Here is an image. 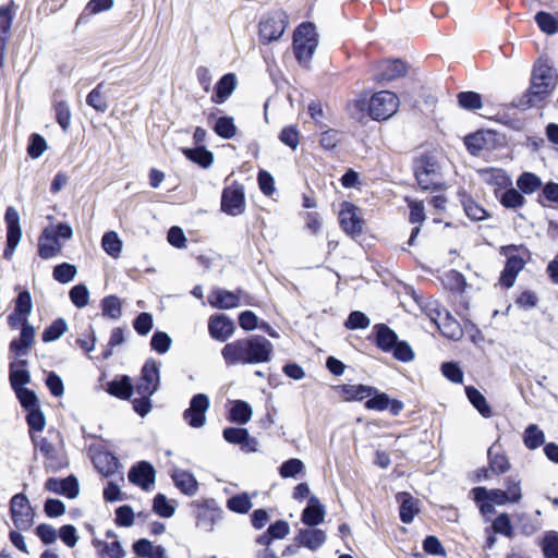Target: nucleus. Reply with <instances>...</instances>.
Wrapping results in <instances>:
<instances>
[{
	"label": "nucleus",
	"instance_id": "nucleus-57",
	"mask_svg": "<svg viewBox=\"0 0 558 558\" xmlns=\"http://www.w3.org/2000/svg\"><path fill=\"white\" fill-rule=\"evenodd\" d=\"M498 197L506 208H518L524 204V197L514 189H508Z\"/></svg>",
	"mask_w": 558,
	"mask_h": 558
},
{
	"label": "nucleus",
	"instance_id": "nucleus-39",
	"mask_svg": "<svg viewBox=\"0 0 558 558\" xmlns=\"http://www.w3.org/2000/svg\"><path fill=\"white\" fill-rule=\"evenodd\" d=\"M13 392L15 393L16 399L24 413L41 407L40 400L34 389L24 387L14 390Z\"/></svg>",
	"mask_w": 558,
	"mask_h": 558
},
{
	"label": "nucleus",
	"instance_id": "nucleus-40",
	"mask_svg": "<svg viewBox=\"0 0 558 558\" xmlns=\"http://www.w3.org/2000/svg\"><path fill=\"white\" fill-rule=\"evenodd\" d=\"M108 392L120 399H130L133 392V384L129 376L124 375L108 384Z\"/></svg>",
	"mask_w": 558,
	"mask_h": 558
},
{
	"label": "nucleus",
	"instance_id": "nucleus-15",
	"mask_svg": "<svg viewBox=\"0 0 558 558\" xmlns=\"http://www.w3.org/2000/svg\"><path fill=\"white\" fill-rule=\"evenodd\" d=\"M415 178L422 190L434 189L438 184V166L430 158H422L415 167Z\"/></svg>",
	"mask_w": 558,
	"mask_h": 558
},
{
	"label": "nucleus",
	"instance_id": "nucleus-59",
	"mask_svg": "<svg viewBox=\"0 0 558 558\" xmlns=\"http://www.w3.org/2000/svg\"><path fill=\"white\" fill-rule=\"evenodd\" d=\"M489 466L495 473H505L509 470L510 463L506 456L501 453H495L494 448L488 449Z\"/></svg>",
	"mask_w": 558,
	"mask_h": 558
},
{
	"label": "nucleus",
	"instance_id": "nucleus-22",
	"mask_svg": "<svg viewBox=\"0 0 558 558\" xmlns=\"http://www.w3.org/2000/svg\"><path fill=\"white\" fill-rule=\"evenodd\" d=\"M208 330L213 338L226 341L234 332V325L225 315L211 316L208 323Z\"/></svg>",
	"mask_w": 558,
	"mask_h": 558
},
{
	"label": "nucleus",
	"instance_id": "nucleus-64",
	"mask_svg": "<svg viewBox=\"0 0 558 558\" xmlns=\"http://www.w3.org/2000/svg\"><path fill=\"white\" fill-rule=\"evenodd\" d=\"M171 343V338L163 331H156L150 341L151 348L160 354L166 353L170 349Z\"/></svg>",
	"mask_w": 558,
	"mask_h": 558
},
{
	"label": "nucleus",
	"instance_id": "nucleus-45",
	"mask_svg": "<svg viewBox=\"0 0 558 558\" xmlns=\"http://www.w3.org/2000/svg\"><path fill=\"white\" fill-rule=\"evenodd\" d=\"M213 129L218 136L227 140L234 137L236 134V126L234 124L233 118L231 117L217 118Z\"/></svg>",
	"mask_w": 558,
	"mask_h": 558
},
{
	"label": "nucleus",
	"instance_id": "nucleus-20",
	"mask_svg": "<svg viewBox=\"0 0 558 558\" xmlns=\"http://www.w3.org/2000/svg\"><path fill=\"white\" fill-rule=\"evenodd\" d=\"M19 4L15 0H8L0 5V38L11 39L12 26L16 16Z\"/></svg>",
	"mask_w": 558,
	"mask_h": 558
},
{
	"label": "nucleus",
	"instance_id": "nucleus-25",
	"mask_svg": "<svg viewBox=\"0 0 558 558\" xmlns=\"http://www.w3.org/2000/svg\"><path fill=\"white\" fill-rule=\"evenodd\" d=\"M338 389L345 401H362L376 392L375 387L366 385H342Z\"/></svg>",
	"mask_w": 558,
	"mask_h": 558
},
{
	"label": "nucleus",
	"instance_id": "nucleus-1",
	"mask_svg": "<svg viewBox=\"0 0 558 558\" xmlns=\"http://www.w3.org/2000/svg\"><path fill=\"white\" fill-rule=\"evenodd\" d=\"M274 345L264 336L255 335L227 343L221 355L228 366L260 364L271 360Z\"/></svg>",
	"mask_w": 558,
	"mask_h": 558
},
{
	"label": "nucleus",
	"instance_id": "nucleus-7",
	"mask_svg": "<svg viewBox=\"0 0 558 558\" xmlns=\"http://www.w3.org/2000/svg\"><path fill=\"white\" fill-rule=\"evenodd\" d=\"M9 506L10 518L16 527L28 530L34 524L36 511L25 493L14 494L10 499Z\"/></svg>",
	"mask_w": 558,
	"mask_h": 558
},
{
	"label": "nucleus",
	"instance_id": "nucleus-27",
	"mask_svg": "<svg viewBox=\"0 0 558 558\" xmlns=\"http://www.w3.org/2000/svg\"><path fill=\"white\" fill-rule=\"evenodd\" d=\"M400 504V519L403 523H410L418 512L417 500L409 493L402 492L397 496Z\"/></svg>",
	"mask_w": 558,
	"mask_h": 558
},
{
	"label": "nucleus",
	"instance_id": "nucleus-12",
	"mask_svg": "<svg viewBox=\"0 0 558 558\" xmlns=\"http://www.w3.org/2000/svg\"><path fill=\"white\" fill-rule=\"evenodd\" d=\"M89 452L94 466L100 474L109 477L118 472L120 468L119 460L114 454L108 451L105 446L93 445L89 448Z\"/></svg>",
	"mask_w": 558,
	"mask_h": 558
},
{
	"label": "nucleus",
	"instance_id": "nucleus-52",
	"mask_svg": "<svg viewBox=\"0 0 558 558\" xmlns=\"http://www.w3.org/2000/svg\"><path fill=\"white\" fill-rule=\"evenodd\" d=\"M101 306L104 315L112 319H119L122 315V302L116 295L105 298Z\"/></svg>",
	"mask_w": 558,
	"mask_h": 558
},
{
	"label": "nucleus",
	"instance_id": "nucleus-36",
	"mask_svg": "<svg viewBox=\"0 0 558 558\" xmlns=\"http://www.w3.org/2000/svg\"><path fill=\"white\" fill-rule=\"evenodd\" d=\"M44 489L70 499V474L66 476H50L45 481Z\"/></svg>",
	"mask_w": 558,
	"mask_h": 558
},
{
	"label": "nucleus",
	"instance_id": "nucleus-41",
	"mask_svg": "<svg viewBox=\"0 0 558 558\" xmlns=\"http://www.w3.org/2000/svg\"><path fill=\"white\" fill-rule=\"evenodd\" d=\"M253 411L251 405L242 400L232 403L229 411V420L240 425L246 424L252 417Z\"/></svg>",
	"mask_w": 558,
	"mask_h": 558
},
{
	"label": "nucleus",
	"instance_id": "nucleus-6",
	"mask_svg": "<svg viewBox=\"0 0 558 558\" xmlns=\"http://www.w3.org/2000/svg\"><path fill=\"white\" fill-rule=\"evenodd\" d=\"M3 219L5 225V242L2 256L4 259L11 260L23 235L21 216L13 205H9L5 208Z\"/></svg>",
	"mask_w": 558,
	"mask_h": 558
},
{
	"label": "nucleus",
	"instance_id": "nucleus-54",
	"mask_svg": "<svg viewBox=\"0 0 558 558\" xmlns=\"http://www.w3.org/2000/svg\"><path fill=\"white\" fill-rule=\"evenodd\" d=\"M227 507L233 512L246 513L251 510L253 504L247 494H240L228 499Z\"/></svg>",
	"mask_w": 558,
	"mask_h": 558
},
{
	"label": "nucleus",
	"instance_id": "nucleus-11",
	"mask_svg": "<svg viewBox=\"0 0 558 558\" xmlns=\"http://www.w3.org/2000/svg\"><path fill=\"white\" fill-rule=\"evenodd\" d=\"M221 210L229 216H240L245 210V195L243 186L233 183L222 191Z\"/></svg>",
	"mask_w": 558,
	"mask_h": 558
},
{
	"label": "nucleus",
	"instance_id": "nucleus-31",
	"mask_svg": "<svg viewBox=\"0 0 558 558\" xmlns=\"http://www.w3.org/2000/svg\"><path fill=\"white\" fill-rule=\"evenodd\" d=\"M296 539L301 545L315 550L326 542V533L319 529L301 530Z\"/></svg>",
	"mask_w": 558,
	"mask_h": 558
},
{
	"label": "nucleus",
	"instance_id": "nucleus-47",
	"mask_svg": "<svg viewBox=\"0 0 558 558\" xmlns=\"http://www.w3.org/2000/svg\"><path fill=\"white\" fill-rule=\"evenodd\" d=\"M43 511L47 518L58 519L66 512V505L57 497H46Z\"/></svg>",
	"mask_w": 558,
	"mask_h": 558
},
{
	"label": "nucleus",
	"instance_id": "nucleus-56",
	"mask_svg": "<svg viewBox=\"0 0 558 558\" xmlns=\"http://www.w3.org/2000/svg\"><path fill=\"white\" fill-rule=\"evenodd\" d=\"M541 184L539 178L530 172L523 173L517 181L518 187L526 194L535 192Z\"/></svg>",
	"mask_w": 558,
	"mask_h": 558
},
{
	"label": "nucleus",
	"instance_id": "nucleus-32",
	"mask_svg": "<svg viewBox=\"0 0 558 558\" xmlns=\"http://www.w3.org/2000/svg\"><path fill=\"white\" fill-rule=\"evenodd\" d=\"M175 486L185 495L193 496L198 489V483L194 475L184 471L175 470L172 474Z\"/></svg>",
	"mask_w": 558,
	"mask_h": 558
},
{
	"label": "nucleus",
	"instance_id": "nucleus-60",
	"mask_svg": "<svg viewBox=\"0 0 558 558\" xmlns=\"http://www.w3.org/2000/svg\"><path fill=\"white\" fill-rule=\"evenodd\" d=\"M102 84H99L87 96V104L97 111L105 112L108 109V102L105 95L101 93Z\"/></svg>",
	"mask_w": 558,
	"mask_h": 558
},
{
	"label": "nucleus",
	"instance_id": "nucleus-49",
	"mask_svg": "<svg viewBox=\"0 0 558 558\" xmlns=\"http://www.w3.org/2000/svg\"><path fill=\"white\" fill-rule=\"evenodd\" d=\"M523 440L529 449H536L545 442V436L537 425L532 424L526 427Z\"/></svg>",
	"mask_w": 558,
	"mask_h": 558
},
{
	"label": "nucleus",
	"instance_id": "nucleus-5",
	"mask_svg": "<svg viewBox=\"0 0 558 558\" xmlns=\"http://www.w3.org/2000/svg\"><path fill=\"white\" fill-rule=\"evenodd\" d=\"M318 46V35L312 23L301 24L294 32L293 50L300 63L306 64Z\"/></svg>",
	"mask_w": 558,
	"mask_h": 558
},
{
	"label": "nucleus",
	"instance_id": "nucleus-13",
	"mask_svg": "<svg viewBox=\"0 0 558 558\" xmlns=\"http://www.w3.org/2000/svg\"><path fill=\"white\" fill-rule=\"evenodd\" d=\"M209 398L204 393L195 395L190 407L183 412V420L193 428H201L206 424V412L209 409Z\"/></svg>",
	"mask_w": 558,
	"mask_h": 558
},
{
	"label": "nucleus",
	"instance_id": "nucleus-46",
	"mask_svg": "<svg viewBox=\"0 0 558 558\" xmlns=\"http://www.w3.org/2000/svg\"><path fill=\"white\" fill-rule=\"evenodd\" d=\"M35 534L40 539L41 544L46 547L54 544L59 537L58 530L46 522L38 523L35 527Z\"/></svg>",
	"mask_w": 558,
	"mask_h": 558
},
{
	"label": "nucleus",
	"instance_id": "nucleus-9",
	"mask_svg": "<svg viewBox=\"0 0 558 558\" xmlns=\"http://www.w3.org/2000/svg\"><path fill=\"white\" fill-rule=\"evenodd\" d=\"M288 16L282 10H274L265 14L259 22V39L263 44L278 40L288 24Z\"/></svg>",
	"mask_w": 558,
	"mask_h": 558
},
{
	"label": "nucleus",
	"instance_id": "nucleus-34",
	"mask_svg": "<svg viewBox=\"0 0 558 558\" xmlns=\"http://www.w3.org/2000/svg\"><path fill=\"white\" fill-rule=\"evenodd\" d=\"M472 495L475 501L489 500L496 506H504L509 504L508 497L502 489H487L485 487H475L472 489Z\"/></svg>",
	"mask_w": 558,
	"mask_h": 558
},
{
	"label": "nucleus",
	"instance_id": "nucleus-29",
	"mask_svg": "<svg viewBox=\"0 0 558 558\" xmlns=\"http://www.w3.org/2000/svg\"><path fill=\"white\" fill-rule=\"evenodd\" d=\"M208 302L214 307L228 310L239 305V296L233 292L216 289L209 293Z\"/></svg>",
	"mask_w": 558,
	"mask_h": 558
},
{
	"label": "nucleus",
	"instance_id": "nucleus-53",
	"mask_svg": "<svg viewBox=\"0 0 558 558\" xmlns=\"http://www.w3.org/2000/svg\"><path fill=\"white\" fill-rule=\"evenodd\" d=\"M223 438L230 444L247 446L250 442V435L245 428L228 427L223 430Z\"/></svg>",
	"mask_w": 558,
	"mask_h": 558
},
{
	"label": "nucleus",
	"instance_id": "nucleus-23",
	"mask_svg": "<svg viewBox=\"0 0 558 558\" xmlns=\"http://www.w3.org/2000/svg\"><path fill=\"white\" fill-rule=\"evenodd\" d=\"M129 480L131 483L141 486L143 489H148L155 482V470L149 463L141 462L130 470Z\"/></svg>",
	"mask_w": 558,
	"mask_h": 558
},
{
	"label": "nucleus",
	"instance_id": "nucleus-61",
	"mask_svg": "<svg viewBox=\"0 0 558 558\" xmlns=\"http://www.w3.org/2000/svg\"><path fill=\"white\" fill-rule=\"evenodd\" d=\"M543 553L546 558H558V533H546L543 539Z\"/></svg>",
	"mask_w": 558,
	"mask_h": 558
},
{
	"label": "nucleus",
	"instance_id": "nucleus-17",
	"mask_svg": "<svg viewBox=\"0 0 558 558\" xmlns=\"http://www.w3.org/2000/svg\"><path fill=\"white\" fill-rule=\"evenodd\" d=\"M507 256V264L500 277V283L506 288H511L515 277L524 268L525 262L522 257L513 255L514 246H506L502 248Z\"/></svg>",
	"mask_w": 558,
	"mask_h": 558
},
{
	"label": "nucleus",
	"instance_id": "nucleus-63",
	"mask_svg": "<svg viewBox=\"0 0 558 558\" xmlns=\"http://www.w3.org/2000/svg\"><path fill=\"white\" fill-rule=\"evenodd\" d=\"M510 504H517L522 498L521 482L514 477L506 480V490H504Z\"/></svg>",
	"mask_w": 558,
	"mask_h": 558
},
{
	"label": "nucleus",
	"instance_id": "nucleus-10",
	"mask_svg": "<svg viewBox=\"0 0 558 558\" xmlns=\"http://www.w3.org/2000/svg\"><path fill=\"white\" fill-rule=\"evenodd\" d=\"M19 330L20 333L9 342L8 355L10 361L25 360L24 356L31 353L35 344L36 329L31 323L22 326Z\"/></svg>",
	"mask_w": 558,
	"mask_h": 558
},
{
	"label": "nucleus",
	"instance_id": "nucleus-62",
	"mask_svg": "<svg viewBox=\"0 0 558 558\" xmlns=\"http://www.w3.org/2000/svg\"><path fill=\"white\" fill-rule=\"evenodd\" d=\"M367 399L368 400L365 402V407L368 410L384 411L388 409L390 403V398L388 397V395L384 392H378L377 389L376 392L373 393V396Z\"/></svg>",
	"mask_w": 558,
	"mask_h": 558
},
{
	"label": "nucleus",
	"instance_id": "nucleus-8",
	"mask_svg": "<svg viewBox=\"0 0 558 558\" xmlns=\"http://www.w3.org/2000/svg\"><path fill=\"white\" fill-rule=\"evenodd\" d=\"M398 96L390 90L375 93L368 101V113L374 120H387L399 109Z\"/></svg>",
	"mask_w": 558,
	"mask_h": 558
},
{
	"label": "nucleus",
	"instance_id": "nucleus-2",
	"mask_svg": "<svg viewBox=\"0 0 558 558\" xmlns=\"http://www.w3.org/2000/svg\"><path fill=\"white\" fill-rule=\"evenodd\" d=\"M48 219L50 223L40 232L37 244L38 256L46 260L58 256L64 242L70 240V222L68 220L54 223L52 216H48Z\"/></svg>",
	"mask_w": 558,
	"mask_h": 558
},
{
	"label": "nucleus",
	"instance_id": "nucleus-16",
	"mask_svg": "<svg viewBox=\"0 0 558 558\" xmlns=\"http://www.w3.org/2000/svg\"><path fill=\"white\" fill-rule=\"evenodd\" d=\"M357 211L359 208L355 205L344 202L339 213L341 228L352 236L360 235L363 231V221Z\"/></svg>",
	"mask_w": 558,
	"mask_h": 558
},
{
	"label": "nucleus",
	"instance_id": "nucleus-38",
	"mask_svg": "<svg viewBox=\"0 0 558 558\" xmlns=\"http://www.w3.org/2000/svg\"><path fill=\"white\" fill-rule=\"evenodd\" d=\"M376 330L377 345L386 352L392 351V348L398 342V337L393 330L384 324H378L374 327Z\"/></svg>",
	"mask_w": 558,
	"mask_h": 558
},
{
	"label": "nucleus",
	"instance_id": "nucleus-26",
	"mask_svg": "<svg viewBox=\"0 0 558 558\" xmlns=\"http://www.w3.org/2000/svg\"><path fill=\"white\" fill-rule=\"evenodd\" d=\"M483 181L495 187L497 193L499 190L508 189L512 182L510 177L502 169H485L481 171Z\"/></svg>",
	"mask_w": 558,
	"mask_h": 558
},
{
	"label": "nucleus",
	"instance_id": "nucleus-18",
	"mask_svg": "<svg viewBox=\"0 0 558 558\" xmlns=\"http://www.w3.org/2000/svg\"><path fill=\"white\" fill-rule=\"evenodd\" d=\"M28 366V360L10 361L9 383L13 391L27 387V384L31 383L32 376Z\"/></svg>",
	"mask_w": 558,
	"mask_h": 558
},
{
	"label": "nucleus",
	"instance_id": "nucleus-24",
	"mask_svg": "<svg viewBox=\"0 0 558 558\" xmlns=\"http://www.w3.org/2000/svg\"><path fill=\"white\" fill-rule=\"evenodd\" d=\"M325 519V508L318 498L311 496L307 507L302 512V522L308 526H315Z\"/></svg>",
	"mask_w": 558,
	"mask_h": 558
},
{
	"label": "nucleus",
	"instance_id": "nucleus-4",
	"mask_svg": "<svg viewBox=\"0 0 558 558\" xmlns=\"http://www.w3.org/2000/svg\"><path fill=\"white\" fill-rule=\"evenodd\" d=\"M15 296L12 300L14 310L7 316V324L11 330H17L29 323L34 302L32 293L26 286L16 283L13 287Z\"/></svg>",
	"mask_w": 558,
	"mask_h": 558
},
{
	"label": "nucleus",
	"instance_id": "nucleus-55",
	"mask_svg": "<svg viewBox=\"0 0 558 558\" xmlns=\"http://www.w3.org/2000/svg\"><path fill=\"white\" fill-rule=\"evenodd\" d=\"M153 509L158 515L162 518H171L175 511V507L162 494L155 496Z\"/></svg>",
	"mask_w": 558,
	"mask_h": 558
},
{
	"label": "nucleus",
	"instance_id": "nucleus-58",
	"mask_svg": "<svg viewBox=\"0 0 558 558\" xmlns=\"http://www.w3.org/2000/svg\"><path fill=\"white\" fill-rule=\"evenodd\" d=\"M459 105L469 110H475L482 108V97L480 94L474 92H462L458 95Z\"/></svg>",
	"mask_w": 558,
	"mask_h": 558
},
{
	"label": "nucleus",
	"instance_id": "nucleus-48",
	"mask_svg": "<svg viewBox=\"0 0 558 558\" xmlns=\"http://www.w3.org/2000/svg\"><path fill=\"white\" fill-rule=\"evenodd\" d=\"M45 384L53 398H61L64 395V381L57 372H46Z\"/></svg>",
	"mask_w": 558,
	"mask_h": 558
},
{
	"label": "nucleus",
	"instance_id": "nucleus-51",
	"mask_svg": "<svg viewBox=\"0 0 558 558\" xmlns=\"http://www.w3.org/2000/svg\"><path fill=\"white\" fill-rule=\"evenodd\" d=\"M184 155L190 160L198 163L203 168L209 167L214 161L213 154L205 149L204 147H198L194 149H184Z\"/></svg>",
	"mask_w": 558,
	"mask_h": 558
},
{
	"label": "nucleus",
	"instance_id": "nucleus-35",
	"mask_svg": "<svg viewBox=\"0 0 558 558\" xmlns=\"http://www.w3.org/2000/svg\"><path fill=\"white\" fill-rule=\"evenodd\" d=\"M235 85L236 80L233 74L223 75L216 85L211 100L216 104H222L233 93Z\"/></svg>",
	"mask_w": 558,
	"mask_h": 558
},
{
	"label": "nucleus",
	"instance_id": "nucleus-50",
	"mask_svg": "<svg viewBox=\"0 0 558 558\" xmlns=\"http://www.w3.org/2000/svg\"><path fill=\"white\" fill-rule=\"evenodd\" d=\"M535 21L541 31L548 35H553L558 32V19L548 12H538L535 15Z\"/></svg>",
	"mask_w": 558,
	"mask_h": 558
},
{
	"label": "nucleus",
	"instance_id": "nucleus-28",
	"mask_svg": "<svg viewBox=\"0 0 558 558\" xmlns=\"http://www.w3.org/2000/svg\"><path fill=\"white\" fill-rule=\"evenodd\" d=\"M69 330V324L64 317L54 318L41 331L40 338L44 343H51L59 340Z\"/></svg>",
	"mask_w": 558,
	"mask_h": 558
},
{
	"label": "nucleus",
	"instance_id": "nucleus-3",
	"mask_svg": "<svg viewBox=\"0 0 558 558\" xmlns=\"http://www.w3.org/2000/svg\"><path fill=\"white\" fill-rule=\"evenodd\" d=\"M557 85V76L551 66L539 62L535 65L532 75V85L527 93V104L535 106L542 101Z\"/></svg>",
	"mask_w": 558,
	"mask_h": 558
},
{
	"label": "nucleus",
	"instance_id": "nucleus-14",
	"mask_svg": "<svg viewBox=\"0 0 558 558\" xmlns=\"http://www.w3.org/2000/svg\"><path fill=\"white\" fill-rule=\"evenodd\" d=\"M159 386V367L154 360H148L141 372V377L136 384L138 396H153Z\"/></svg>",
	"mask_w": 558,
	"mask_h": 558
},
{
	"label": "nucleus",
	"instance_id": "nucleus-33",
	"mask_svg": "<svg viewBox=\"0 0 558 558\" xmlns=\"http://www.w3.org/2000/svg\"><path fill=\"white\" fill-rule=\"evenodd\" d=\"M221 518L222 511L220 509L203 507L198 512L196 524L204 531L210 532Z\"/></svg>",
	"mask_w": 558,
	"mask_h": 558
},
{
	"label": "nucleus",
	"instance_id": "nucleus-19",
	"mask_svg": "<svg viewBox=\"0 0 558 558\" xmlns=\"http://www.w3.org/2000/svg\"><path fill=\"white\" fill-rule=\"evenodd\" d=\"M407 66L400 60L383 61L376 65L375 80L378 82H390L405 74Z\"/></svg>",
	"mask_w": 558,
	"mask_h": 558
},
{
	"label": "nucleus",
	"instance_id": "nucleus-37",
	"mask_svg": "<svg viewBox=\"0 0 558 558\" xmlns=\"http://www.w3.org/2000/svg\"><path fill=\"white\" fill-rule=\"evenodd\" d=\"M49 149V145L47 140L39 133L33 132L28 135L27 138V157L36 160L40 158L46 150Z\"/></svg>",
	"mask_w": 558,
	"mask_h": 558
},
{
	"label": "nucleus",
	"instance_id": "nucleus-30",
	"mask_svg": "<svg viewBox=\"0 0 558 558\" xmlns=\"http://www.w3.org/2000/svg\"><path fill=\"white\" fill-rule=\"evenodd\" d=\"M25 421L28 426L31 440H35V437L44 432L47 424L46 415L41 407L25 412Z\"/></svg>",
	"mask_w": 558,
	"mask_h": 558
},
{
	"label": "nucleus",
	"instance_id": "nucleus-21",
	"mask_svg": "<svg viewBox=\"0 0 558 558\" xmlns=\"http://www.w3.org/2000/svg\"><path fill=\"white\" fill-rule=\"evenodd\" d=\"M440 332L452 340H459L462 337L460 324L447 312H438L437 317L433 318Z\"/></svg>",
	"mask_w": 558,
	"mask_h": 558
},
{
	"label": "nucleus",
	"instance_id": "nucleus-43",
	"mask_svg": "<svg viewBox=\"0 0 558 558\" xmlns=\"http://www.w3.org/2000/svg\"><path fill=\"white\" fill-rule=\"evenodd\" d=\"M101 246L105 250V252L111 257H120L122 251V241L117 232H106L101 239Z\"/></svg>",
	"mask_w": 558,
	"mask_h": 558
},
{
	"label": "nucleus",
	"instance_id": "nucleus-42",
	"mask_svg": "<svg viewBox=\"0 0 558 558\" xmlns=\"http://www.w3.org/2000/svg\"><path fill=\"white\" fill-rule=\"evenodd\" d=\"M51 102V109L54 112V118L60 125L62 132L65 134L70 128V105L68 99H59Z\"/></svg>",
	"mask_w": 558,
	"mask_h": 558
},
{
	"label": "nucleus",
	"instance_id": "nucleus-44",
	"mask_svg": "<svg viewBox=\"0 0 558 558\" xmlns=\"http://www.w3.org/2000/svg\"><path fill=\"white\" fill-rule=\"evenodd\" d=\"M465 393L470 402L477 409L484 417L492 416V409L488 405L486 398L474 387H465Z\"/></svg>",
	"mask_w": 558,
	"mask_h": 558
}]
</instances>
